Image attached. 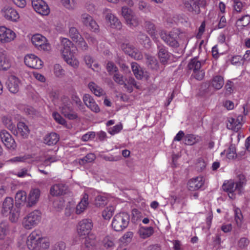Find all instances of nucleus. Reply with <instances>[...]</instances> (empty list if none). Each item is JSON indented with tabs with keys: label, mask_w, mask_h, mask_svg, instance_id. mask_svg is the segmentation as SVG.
Instances as JSON below:
<instances>
[{
	"label": "nucleus",
	"mask_w": 250,
	"mask_h": 250,
	"mask_svg": "<svg viewBox=\"0 0 250 250\" xmlns=\"http://www.w3.org/2000/svg\"><path fill=\"white\" fill-rule=\"evenodd\" d=\"M61 49L62 55L66 62L74 68L78 67L79 62L77 58L76 47L68 39L63 38L61 40Z\"/></svg>",
	"instance_id": "f257e3e1"
},
{
	"label": "nucleus",
	"mask_w": 250,
	"mask_h": 250,
	"mask_svg": "<svg viewBox=\"0 0 250 250\" xmlns=\"http://www.w3.org/2000/svg\"><path fill=\"white\" fill-rule=\"evenodd\" d=\"M27 248L31 250H48L50 242L48 240L41 236L38 230L33 231L27 237Z\"/></svg>",
	"instance_id": "f03ea898"
},
{
	"label": "nucleus",
	"mask_w": 250,
	"mask_h": 250,
	"mask_svg": "<svg viewBox=\"0 0 250 250\" xmlns=\"http://www.w3.org/2000/svg\"><path fill=\"white\" fill-rule=\"evenodd\" d=\"M240 177V181L236 183L233 180H230L225 181L222 186L223 190L228 193L229 197L231 199H234L235 198L234 191L237 190L238 193L240 194L243 187L246 184V180L244 176H241Z\"/></svg>",
	"instance_id": "7ed1b4c3"
},
{
	"label": "nucleus",
	"mask_w": 250,
	"mask_h": 250,
	"mask_svg": "<svg viewBox=\"0 0 250 250\" xmlns=\"http://www.w3.org/2000/svg\"><path fill=\"white\" fill-rule=\"evenodd\" d=\"M42 220V212L35 209L26 215L22 219V225L26 229H31L37 226Z\"/></svg>",
	"instance_id": "20e7f679"
},
{
	"label": "nucleus",
	"mask_w": 250,
	"mask_h": 250,
	"mask_svg": "<svg viewBox=\"0 0 250 250\" xmlns=\"http://www.w3.org/2000/svg\"><path fill=\"white\" fill-rule=\"evenodd\" d=\"M130 216L127 213L120 212L113 217L111 223L112 228L116 231H122L128 226Z\"/></svg>",
	"instance_id": "39448f33"
},
{
	"label": "nucleus",
	"mask_w": 250,
	"mask_h": 250,
	"mask_svg": "<svg viewBox=\"0 0 250 250\" xmlns=\"http://www.w3.org/2000/svg\"><path fill=\"white\" fill-rule=\"evenodd\" d=\"M59 108L60 111L66 118L70 120L78 119V114L74 111L68 98L64 97L61 99Z\"/></svg>",
	"instance_id": "423d86ee"
},
{
	"label": "nucleus",
	"mask_w": 250,
	"mask_h": 250,
	"mask_svg": "<svg viewBox=\"0 0 250 250\" xmlns=\"http://www.w3.org/2000/svg\"><path fill=\"white\" fill-rule=\"evenodd\" d=\"M17 37L16 32L5 26H0V44L5 45L14 42Z\"/></svg>",
	"instance_id": "0eeeda50"
},
{
	"label": "nucleus",
	"mask_w": 250,
	"mask_h": 250,
	"mask_svg": "<svg viewBox=\"0 0 250 250\" xmlns=\"http://www.w3.org/2000/svg\"><path fill=\"white\" fill-rule=\"evenodd\" d=\"M31 42L38 50L49 51L51 49V46L46 38L41 34L34 35L31 38Z\"/></svg>",
	"instance_id": "6e6552de"
},
{
	"label": "nucleus",
	"mask_w": 250,
	"mask_h": 250,
	"mask_svg": "<svg viewBox=\"0 0 250 250\" xmlns=\"http://www.w3.org/2000/svg\"><path fill=\"white\" fill-rule=\"evenodd\" d=\"M105 22L108 27L117 30H120L122 28V23L119 19L113 14L110 10L105 9L104 10Z\"/></svg>",
	"instance_id": "1a4fd4ad"
},
{
	"label": "nucleus",
	"mask_w": 250,
	"mask_h": 250,
	"mask_svg": "<svg viewBox=\"0 0 250 250\" xmlns=\"http://www.w3.org/2000/svg\"><path fill=\"white\" fill-rule=\"evenodd\" d=\"M93 223L91 219H83L78 224L77 227V232L80 236H85L90 235L91 230L93 228Z\"/></svg>",
	"instance_id": "9d476101"
},
{
	"label": "nucleus",
	"mask_w": 250,
	"mask_h": 250,
	"mask_svg": "<svg viewBox=\"0 0 250 250\" xmlns=\"http://www.w3.org/2000/svg\"><path fill=\"white\" fill-rule=\"evenodd\" d=\"M160 36L161 39L168 45L172 47H177L179 43L177 41L178 35L174 32H170L168 34L164 30L160 32Z\"/></svg>",
	"instance_id": "9b49d317"
},
{
	"label": "nucleus",
	"mask_w": 250,
	"mask_h": 250,
	"mask_svg": "<svg viewBox=\"0 0 250 250\" xmlns=\"http://www.w3.org/2000/svg\"><path fill=\"white\" fill-rule=\"evenodd\" d=\"M12 230L11 226L7 222L0 223V240H6V244L9 245L12 242L11 234Z\"/></svg>",
	"instance_id": "f8f14e48"
},
{
	"label": "nucleus",
	"mask_w": 250,
	"mask_h": 250,
	"mask_svg": "<svg viewBox=\"0 0 250 250\" xmlns=\"http://www.w3.org/2000/svg\"><path fill=\"white\" fill-rule=\"evenodd\" d=\"M82 23L90 31L97 32L99 30V26L93 18L87 13H84L81 16Z\"/></svg>",
	"instance_id": "ddd939ff"
},
{
	"label": "nucleus",
	"mask_w": 250,
	"mask_h": 250,
	"mask_svg": "<svg viewBox=\"0 0 250 250\" xmlns=\"http://www.w3.org/2000/svg\"><path fill=\"white\" fill-rule=\"evenodd\" d=\"M2 16L6 20L12 22H17L20 19V15L17 10L14 8L6 6L1 10Z\"/></svg>",
	"instance_id": "4468645a"
},
{
	"label": "nucleus",
	"mask_w": 250,
	"mask_h": 250,
	"mask_svg": "<svg viewBox=\"0 0 250 250\" xmlns=\"http://www.w3.org/2000/svg\"><path fill=\"white\" fill-rule=\"evenodd\" d=\"M24 61L27 66L34 69H40L43 65V62L38 57L33 54L25 55Z\"/></svg>",
	"instance_id": "2eb2a0df"
},
{
	"label": "nucleus",
	"mask_w": 250,
	"mask_h": 250,
	"mask_svg": "<svg viewBox=\"0 0 250 250\" xmlns=\"http://www.w3.org/2000/svg\"><path fill=\"white\" fill-rule=\"evenodd\" d=\"M0 137L5 146L9 149L15 150L17 145L14 139L11 134L6 130H1L0 132Z\"/></svg>",
	"instance_id": "dca6fc26"
},
{
	"label": "nucleus",
	"mask_w": 250,
	"mask_h": 250,
	"mask_svg": "<svg viewBox=\"0 0 250 250\" xmlns=\"http://www.w3.org/2000/svg\"><path fill=\"white\" fill-rule=\"evenodd\" d=\"M32 6L36 12L42 15H47L50 12L48 5L43 0H32Z\"/></svg>",
	"instance_id": "f3484780"
},
{
	"label": "nucleus",
	"mask_w": 250,
	"mask_h": 250,
	"mask_svg": "<svg viewBox=\"0 0 250 250\" xmlns=\"http://www.w3.org/2000/svg\"><path fill=\"white\" fill-rule=\"evenodd\" d=\"M41 190L38 188L30 189L27 196V207L31 208L37 205L41 197Z\"/></svg>",
	"instance_id": "a211bd4d"
},
{
	"label": "nucleus",
	"mask_w": 250,
	"mask_h": 250,
	"mask_svg": "<svg viewBox=\"0 0 250 250\" xmlns=\"http://www.w3.org/2000/svg\"><path fill=\"white\" fill-rule=\"evenodd\" d=\"M121 47L125 53L127 54L132 58L136 60H141L143 58V55L141 52L135 48L132 44L130 43H123Z\"/></svg>",
	"instance_id": "6ab92c4d"
},
{
	"label": "nucleus",
	"mask_w": 250,
	"mask_h": 250,
	"mask_svg": "<svg viewBox=\"0 0 250 250\" xmlns=\"http://www.w3.org/2000/svg\"><path fill=\"white\" fill-rule=\"evenodd\" d=\"M204 184V177L199 176L190 179L188 183V188L189 190L195 191L201 188Z\"/></svg>",
	"instance_id": "aec40b11"
},
{
	"label": "nucleus",
	"mask_w": 250,
	"mask_h": 250,
	"mask_svg": "<svg viewBox=\"0 0 250 250\" xmlns=\"http://www.w3.org/2000/svg\"><path fill=\"white\" fill-rule=\"evenodd\" d=\"M11 66V60L6 51H0V70H7Z\"/></svg>",
	"instance_id": "412c9836"
},
{
	"label": "nucleus",
	"mask_w": 250,
	"mask_h": 250,
	"mask_svg": "<svg viewBox=\"0 0 250 250\" xmlns=\"http://www.w3.org/2000/svg\"><path fill=\"white\" fill-rule=\"evenodd\" d=\"M83 101L85 105L92 112L97 113L100 111L99 105L97 104L93 98L89 94H84L83 97Z\"/></svg>",
	"instance_id": "4be33fe9"
},
{
	"label": "nucleus",
	"mask_w": 250,
	"mask_h": 250,
	"mask_svg": "<svg viewBox=\"0 0 250 250\" xmlns=\"http://www.w3.org/2000/svg\"><path fill=\"white\" fill-rule=\"evenodd\" d=\"M14 202L12 198L6 197L3 201L1 207V213L5 216H7L11 211L14 208Z\"/></svg>",
	"instance_id": "5701e85b"
},
{
	"label": "nucleus",
	"mask_w": 250,
	"mask_h": 250,
	"mask_svg": "<svg viewBox=\"0 0 250 250\" xmlns=\"http://www.w3.org/2000/svg\"><path fill=\"white\" fill-rule=\"evenodd\" d=\"M243 117L238 116L236 118H231L228 120L227 126L228 129L237 132L242 126Z\"/></svg>",
	"instance_id": "b1692460"
},
{
	"label": "nucleus",
	"mask_w": 250,
	"mask_h": 250,
	"mask_svg": "<svg viewBox=\"0 0 250 250\" xmlns=\"http://www.w3.org/2000/svg\"><path fill=\"white\" fill-rule=\"evenodd\" d=\"M185 8L188 11L195 14H198L200 12L198 0H183Z\"/></svg>",
	"instance_id": "393cba45"
},
{
	"label": "nucleus",
	"mask_w": 250,
	"mask_h": 250,
	"mask_svg": "<svg viewBox=\"0 0 250 250\" xmlns=\"http://www.w3.org/2000/svg\"><path fill=\"white\" fill-rule=\"evenodd\" d=\"M67 188L63 183H57L53 185L50 188V193L54 196H58L66 193Z\"/></svg>",
	"instance_id": "a878e982"
},
{
	"label": "nucleus",
	"mask_w": 250,
	"mask_h": 250,
	"mask_svg": "<svg viewBox=\"0 0 250 250\" xmlns=\"http://www.w3.org/2000/svg\"><path fill=\"white\" fill-rule=\"evenodd\" d=\"M88 204V195L87 193H84L81 201L75 207V213L81 214L83 213L87 208Z\"/></svg>",
	"instance_id": "bb28decb"
},
{
	"label": "nucleus",
	"mask_w": 250,
	"mask_h": 250,
	"mask_svg": "<svg viewBox=\"0 0 250 250\" xmlns=\"http://www.w3.org/2000/svg\"><path fill=\"white\" fill-rule=\"evenodd\" d=\"M20 81L15 76H10L7 82V87L10 92L16 93L19 91Z\"/></svg>",
	"instance_id": "cd10ccee"
},
{
	"label": "nucleus",
	"mask_w": 250,
	"mask_h": 250,
	"mask_svg": "<svg viewBox=\"0 0 250 250\" xmlns=\"http://www.w3.org/2000/svg\"><path fill=\"white\" fill-rule=\"evenodd\" d=\"M15 202L17 207H23L26 206L27 207V196L25 191L20 190L15 195Z\"/></svg>",
	"instance_id": "c85d7f7f"
},
{
	"label": "nucleus",
	"mask_w": 250,
	"mask_h": 250,
	"mask_svg": "<svg viewBox=\"0 0 250 250\" xmlns=\"http://www.w3.org/2000/svg\"><path fill=\"white\" fill-rule=\"evenodd\" d=\"M158 55L160 62L166 64L169 59L170 54L167 49L163 45H158Z\"/></svg>",
	"instance_id": "c756f323"
},
{
	"label": "nucleus",
	"mask_w": 250,
	"mask_h": 250,
	"mask_svg": "<svg viewBox=\"0 0 250 250\" xmlns=\"http://www.w3.org/2000/svg\"><path fill=\"white\" fill-rule=\"evenodd\" d=\"M96 245L95 236L93 234L87 235L82 250H94Z\"/></svg>",
	"instance_id": "7c9ffc66"
},
{
	"label": "nucleus",
	"mask_w": 250,
	"mask_h": 250,
	"mask_svg": "<svg viewBox=\"0 0 250 250\" xmlns=\"http://www.w3.org/2000/svg\"><path fill=\"white\" fill-rule=\"evenodd\" d=\"M145 27L147 32L152 38L153 40L157 42L158 36L157 33V30L155 25L151 21H147L146 22Z\"/></svg>",
	"instance_id": "2f4dec72"
},
{
	"label": "nucleus",
	"mask_w": 250,
	"mask_h": 250,
	"mask_svg": "<svg viewBox=\"0 0 250 250\" xmlns=\"http://www.w3.org/2000/svg\"><path fill=\"white\" fill-rule=\"evenodd\" d=\"M32 156L30 154H25L23 155H20L13 157L7 161L9 163L16 164L18 163H28L32 162Z\"/></svg>",
	"instance_id": "473e14b6"
},
{
	"label": "nucleus",
	"mask_w": 250,
	"mask_h": 250,
	"mask_svg": "<svg viewBox=\"0 0 250 250\" xmlns=\"http://www.w3.org/2000/svg\"><path fill=\"white\" fill-rule=\"evenodd\" d=\"M1 122L5 127L12 132L16 130L15 124L13 122L12 116L6 115L1 117Z\"/></svg>",
	"instance_id": "72a5a7b5"
},
{
	"label": "nucleus",
	"mask_w": 250,
	"mask_h": 250,
	"mask_svg": "<svg viewBox=\"0 0 250 250\" xmlns=\"http://www.w3.org/2000/svg\"><path fill=\"white\" fill-rule=\"evenodd\" d=\"M59 140V136L56 133L51 132L46 135L44 138V143L48 146L57 144Z\"/></svg>",
	"instance_id": "f704fd0d"
},
{
	"label": "nucleus",
	"mask_w": 250,
	"mask_h": 250,
	"mask_svg": "<svg viewBox=\"0 0 250 250\" xmlns=\"http://www.w3.org/2000/svg\"><path fill=\"white\" fill-rule=\"evenodd\" d=\"M88 87L95 96L100 97L104 94V90L93 82L89 83Z\"/></svg>",
	"instance_id": "c9c22d12"
},
{
	"label": "nucleus",
	"mask_w": 250,
	"mask_h": 250,
	"mask_svg": "<svg viewBox=\"0 0 250 250\" xmlns=\"http://www.w3.org/2000/svg\"><path fill=\"white\" fill-rule=\"evenodd\" d=\"M140 236L143 239L147 238L151 236L154 233V229L152 227H142L139 230Z\"/></svg>",
	"instance_id": "e433bc0d"
},
{
	"label": "nucleus",
	"mask_w": 250,
	"mask_h": 250,
	"mask_svg": "<svg viewBox=\"0 0 250 250\" xmlns=\"http://www.w3.org/2000/svg\"><path fill=\"white\" fill-rule=\"evenodd\" d=\"M224 84L223 78L219 75L214 76L211 81V86L216 90L220 89Z\"/></svg>",
	"instance_id": "4c0bfd02"
},
{
	"label": "nucleus",
	"mask_w": 250,
	"mask_h": 250,
	"mask_svg": "<svg viewBox=\"0 0 250 250\" xmlns=\"http://www.w3.org/2000/svg\"><path fill=\"white\" fill-rule=\"evenodd\" d=\"M250 24V16L246 15L238 19L236 22L238 28L242 29Z\"/></svg>",
	"instance_id": "58836bf2"
},
{
	"label": "nucleus",
	"mask_w": 250,
	"mask_h": 250,
	"mask_svg": "<svg viewBox=\"0 0 250 250\" xmlns=\"http://www.w3.org/2000/svg\"><path fill=\"white\" fill-rule=\"evenodd\" d=\"M18 133L23 137H26L30 132L28 126L23 122H20L17 124Z\"/></svg>",
	"instance_id": "ea45409f"
},
{
	"label": "nucleus",
	"mask_w": 250,
	"mask_h": 250,
	"mask_svg": "<svg viewBox=\"0 0 250 250\" xmlns=\"http://www.w3.org/2000/svg\"><path fill=\"white\" fill-rule=\"evenodd\" d=\"M138 41L145 48H149L150 47L151 42L149 37L144 33H140L137 37Z\"/></svg>",
	"instance_id": "a19ab883"
},
{
	"label": "nucleus",
	"mask_w": 250,
	"mask_h": 250,
	"mask_svg": "<svg viewBox=\"0 0 250 250\" xmlns=\"http://www.w3.org/2000/svg\"><path fill=\"white\" fill-rule=\"evenodd\" d=\"M221 155H226L229 159H233L236 157L235 146L233 144H231L227 150H224L221 153Z\"/></svg>",
	"instance_id": "79ce46f5"
},
{
	"label": "nucleus",
	"mask_w": 250,
	"mask_h": 250,
	"mask_svg": "<svg viewBox=\"0 0 250 250\" xmlns=\"http://www.w3.org/2000/svg\"><path fill=\"white\" fill-rule=\"evenodd\" d=\"M55 152L50 151L45 155V158L44 161V165L48 166L51 163L55 162L60 160V157H58L54 154Z\"/></svg>",
	"instance_id": "37998d69"
},
{
	"label": "nucleus",
	"mask_w": 250,
	"mask_h": 250,
	"mask_svg": "<svg viewBox=\"0 0 250 250\" xmlns=\"http://www.w3.org/2000/svg\"><path fill=\"white\" fill-rule=\"evenodd\" d=\"M199 140L200 137L193 134H187L184 137V142L187 145H193Z\"/></svg>",
	"instance_id": "c03bdc74"
},
{
	"label": "nucleus",
	"mask_w": 250,
	"mask_h": 250,
	"mask_svg": "<svg viewBox=\"0 0 250 250\" xmlns=\"http://www.w3.org/2000/svg\"><path fill=\"white\" fill-rule=\"evenodd\" d=\"M131 68L134 75L138 79H141L143 77V71L141 67L136 62L131 63Z\"/></svg>",
	"instance_id": "a18cd8bd"
},
{
	"label": "nucleus",
	"mask_w": 250,
	"mask_h": 250,
	"mask_svg": "<svg viewBox=\"0 0 250 250\" xmlns=\"http://www.w3.org/2000/svg\"><path fill=\"white\" fill-rule=\"evenodd\" d=\"M234 220L236 222L237 226L238 227H241L243 221V215L241 212V210L238 208H234Z\"/></svg>",
	"instance_id": "49530a36"
},
{
	"label": "nucleus",
	"mask_w": 250,
	"mask_h": 250,
	"mask_svg": "<svg viewBox=\"0 0 250 250\" xmlns=\"http://www.w3.org/2000/svg\"><path fill=\"white\" fill-rule=\"evenodd\" d=\"M107 198L103 195H98L95 200V205L97 207H103L107 204Z\"/></svg>",
	"instance_id": "de8ad7c7"
},
{
	"label": "nucleus",
	"mask_w": 250,
	"mask_h": 250,
	"mask_svg": "<svg viewBox=\"0 0 250 250\" xmlns=\"http://www.w3.org/2000/svg\"><path fill=\"white\" fill-rule=\"evenodd\" d=\"M9 220L13 223L18 222L20 217V210L19 208H14L9 213Z\"/></svg>",
	"instance_id": "09e8293b"
},
{
	"label": "nucleus",
	"mask_w": 250,
	"mask_h": 250,
	"mask_svg": "<svg viewBox=\"0 0 250 250\" xmlns=\"http://www.w3.org/2000/svg\"><path fill=\"white\" fill-rule=\"evenodd\" d=\"M69 35L73 42H77L82 36L80 35L78 29L74 27H70L69 29Z\"/></svg>",
	"instance_id": "8fccbe9b"
},
{
	"label": "nucleus",
	"mask_w": 250,
	"mask_h": 250,
	"mask_svg": "<svg viewBox=\"0 0 250 250\" xmlns=\"http://www.w3.org/2000/svg\"><path fill=\"white\" fill-rule=\"evenodd\" d=\"M146 63L148 67L152 69H157L158 68V63L156 58L148 55L146 56Z\"/></svg>",
	"instance_id": "3c124183"
},
{
	"label": "nucleus",
	"mask_w": 250,
	"mask_h": 250,
	"mask_svg": "<svg viewBox=\"0 0 250 250\" xmlns=\"http://www.w3.org/2000/svg\"><path fill=\"white\" fill-rule=\"evenodd\" d=\"M201 62L196 58L191 60L188 64V68L192 70L193 72L201 69Z\"/></svg>",
	"instance_id": "603ef678"
},
{
	"label": "nucleus",
	"mask_w": 250,
	"mask_h": 250,
	"mask_svg": "<svg viewBox=\"0 0 250 250\" xmlns=\"http://www.w3.org/2000/svg\"><path fill=\"white\" fill-rule=\"evenodd\" d=\"M125 23L129 27L133 28L137 26L139 24V21L138 18L134 13L128 19V20L125 21Z\"/></svg>",
	"instance_id": "864d4df0"
},
{
	"label": "nucleus",
	"mask_w": 250,
	"mask_h": 250,
	"mask_svg": "<svg viewBox=\"0 0 250 250\" xmlns=\"http://www.w3.org/2000/svg\"><path fill=\"white\" fill-rule=\"evenodd\" d=\"M134 13L133 11L126 6H123L121 10V15L125 19V21L128 20V19L131 17Z\"/></svg>",
	"instance_id": "5fc2aeb1"
},
{
	"label": "nucleus",
	"mask_w": 250,
	"mask_h": 250,
	"mask_svg": "<svg viewBox=\"0 0 250 250\" xmlns=\"http://www.w3.org/2000/svg\"><path fill=\"white\" fill-rule=\"evenodd\" d=\"M61 1L62 5L68 10H74L76 7V0H61Z\"/></svg>",
	"instance_id": "6e6d98bb"
},
{
	"label": "nucleus",
	"mask_w": 250,
	"mask_h": 250,
	"mask_svg": "<svg viewBox=\"0 0 250 250\" xmlns=\"http://www.w3.org/2000/svg\"><path fill=\"white\" fill-rule=\"evenodd\" d=\"M115 208L113 206H109L106 208L102 212V216L104 219L108 220L113 215Z\"/></svg>",
	"instance_id": "4d7b16f0"
},
{
	"label": "nucleus",
	"mask_w": 250,
	"mask_h": 250,
	"mask_svg": "<svg viewBox=\"0 0 250 250\" xmlns=\"http://www.w3.org/2000/svg\"><path fill=\"white\" fill-rule=\"evenodd\" d=\"M233 13H238L242 11L244 9V4L240 0H233Z\"/></svg>",
	"instance_id": "13d9d810"
},
{
	"label": "nucleus",
	"mask_w": 250,
	"mask_h": 250,
	"mask_svg": "<svg viewBox=\"0 0 250 250\" xmlns=\"http://www.w3.org/2000/svg\"><path fill=\"white\" fill-rule=\"evenodd\" d=\"M138 6V9L143 13H146L150 11L149 5L144 0H140Z\"/></svg>",
	"instance_id": "bf43d9fd"
},
{
	"label": "nucleus",
	"mask_w": 250,
	"mask_h": 250,
	"mask_svg": "<svg viewBox=\"0 0 250 250\" xmlns=\"http://www.w3.org/2000/svg\"><path fill=\"white\" fill-rule=\"evenodd\" d=\"M52 116L57 123L62 125H67V123L65 120L57 112H54L52 113Z\"/></svg>",
	"instance_id": "052dcab7"
},
{
	"label": "nucleus",
	"mask_w": 250,
	"mask_h": 250,
	"mask_svg": "<svg viewBox=\"0 0 250 250\" xmlns=\"http://www.w3.org/2000/svg\"><path fill=\"white\" fill-rule=\"evenodd\" d=\"M122 129L123 125L122 124L120 123L112 127L108 128L107 131L111 135H114L120 132Z\"/></svg>",
	"instance_id": "680f3d73"
},
{
	"label": "nucleus",
	"mask_w": 250,
	"mask_h": 250,
	"mask_svg": "<svg viewBox=\"0 0 250 250\" xmlns=\"http://www.w3.org/2000/svg\"><path fill=\"white\" fill-rule=\"evenodd\" d=\"M65 248L66 246L64 242L60 241L52 245L50 250H65Z\"/></svg>",
	"instance_id": "e2e57ef3"
},
{
	"label": "nucleus",
	"mask_w": 250,
	"mask_h": 250,
	"mask_svg": "<svg viewBox=\"0 0 250 250\" xmlns=\"http://www.w3.org/2000/svg\"><path fill=\"white\" fill-rule=\"evenodd\" d=\"M74 212H75V207L74 203L69 202L65 208V215L67 216H69Z\"/></svg>",
	"instance_id": "0e129e2a"
},
{
	"label": "nucleus",
	"mask_w": 250,
	"mask_h": 250,
	"mask_svg": "<svg viewBox=\"0 0 250 250\" xmlns=\"http://www.w3.org/2000/svg\"><path fill=\"white\" fill-rule=\"evenodd\" d=\"M54 74L58 77H61L64 75V70L62 67L58 64L54 65Z\"/></svg>",
	"instance_id": "69168bd1"
},
{
	"label": "nucleus",
	"mask_w": 250,
	"mask_h": 250,
	"mask_svg": "<svg viewBox=\"0 0 250 250\" xmlns=\"http://www.w3.org/2000/svg\"><path fill=\"white\" fill-rule=\"evenodd\" d=\"M103 245L105 248L109 249L113 247L114 243L112 239L107 236L104 238L103 240Z\"/></svg>",
	"instance_id": "338daca9"
},
{
	"label": "nucleus",
	"mask_w": 250,
	"mask_h": 250,
	"mask_svg": "<svg viewBox=\"0 0 250 250\" xmlns=\"http://www.w3.org/2000/svg\"><path fill=\"white\" fill-rule=\"evenodd\" d=\"M192 76L198 80H202L204 77L205 71L201 69L194 71Z\"/></svg>",
	"instance_id": "774afa93"
}]
</instances>
